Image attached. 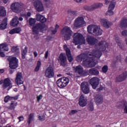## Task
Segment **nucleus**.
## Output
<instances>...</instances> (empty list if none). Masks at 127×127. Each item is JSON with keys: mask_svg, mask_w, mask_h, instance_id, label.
Instances as JSON below:
<instances>
[{"mask_svg": "<svg viewBox=\"0 0 127 127\" xmlns=\"http://www.w3.org/2000/svg\"><path fill=\"white\" fill-rule=\"evenodd\" d=\"M108 47L109 44L107 42L101 41L95 45V49L93 50L92 52H88L85 54H80L76 57V61L77 62L83 61V66H85L87 68L95 67L98 62L94 59L96 58V60H99L100 57L102 56L101 51H105Z\"/></svg>", "mask_w": 127, "mask_h": 127, "instance_id": "nucleus-1", "label": "nucleus"}, {"mask_svg": "<svg viewBox=\"0 0 127 127\" xmlns=\"http://www.w3.org/2000/svg\"><path fill=\"white\" fill-rule=\"evenodd\" d=\"M72 42L75 45H78V44L82 45V44H85L86 40L82 34L79 33H75L73 35V41Z\"/></svg>", "mask_w": 127, "mask_h": 127, "instance_id": "nucleus-2", "label": "nucleus"}, {"mask_svg": "<svg viewBox=\"0 0 127 127\" xmlns=\"http://www.w3.org/2000/svg\"><path fill=\"white\" fill-rule=\"evenodd\" d=\"M61 33L64 40H69L71 39V36L73 34V31L70 27L65 26L61 30Z\"/></svg>", "mask_w": 127, "mask_h": 127, "instance_id": "nucleus-3", "label": "nucleus"}, {"mask_svg": "<svg viewBox=\"0 0 127 127\" xmlns=\"http://www.w3.org/2000/svg\"><path fill=\"white\" fill-rule=\"evenodd\" d=\"M102 3H94L90 6L85 5L83 6V9L84 10H87V11H93L95 9H98L103 6Z\"/></svg>", "mask_w": 127, "mask_h": 127, "instance_id": "nucleus-4", "label": "nucleus"}, {"mask_svg": "<svg viewBox=\"0 0 127 127\" xmlns=\"http://www.w3.org/2000/svg\"><path fill=\"white\" fill-rule=\"evenodd\" d=\"M9 67L11 69H16L18 67V60L15 57H10L8 58Z\"/></svg>", "mask_w": 127, "mask_h": 127, "instance_id": "nucleus-5", "label": "nucleus"}, {"mask_svg": "<svg viewBox=\"0 0 127 127\" xmlns=\"http://www.w3.org/2000/svg\"><path fill=\"white\" fill-rule=\"evenodd\" d=\"M45 28V24H37L32 28L33 33L35 35H37L39 32H43Z\"/></svg>", "mask_w": 127, "mask_h": 127, "instance_id": "nucleus-6", "label": "nucleus"}, {"mask_svg": "<svg viewBox=\"0 0 127 127\" xmlns=\"http://www.w3.org/2000/svg\"><path fill=\"white\" fill-rule=\"evenodd\" d=\"M69 83V79L67 77H64L59 79L57 81V85L59 88L66 87Z\"/></svg>", "mask_w": 127, "mask_h": 127, "instance_id": "nucleus-7", "label": "nucleus"}, {"mask_svg": "<svg viewBox=\"0 0 127 127\" xmlns=\"http://www.w3.org/2000/svg\"><path fill=\"white\" fill-rule=\"evenodd\" d=\"M85 23L84 17L82 16L78 17L74 20V26L76 28H80V27H82L83 24H85Z\"/></svg>", "mask_w": 127, "mask_h": 127, "instance_id": "nucleus-8", "label": "nucleus"}, {"mask_svg": "<svg viewBox=\"0 0 127 127\" xmlns=\"http://www.w3.org/2000/svg\"><path fill=\"white\" fill-rule=\"evenodd\" d=\"M3 84L2 88L3 89H6L7 88V90L8 91L9 89L11 88V83H10V80L9 78H5L4 80H1L0 81V85Z\"/></svg>", "mask_w": 127, "mask_h": 127, "instance_id": "nucleus-9", "label": "nucleus"}, {"mask_svg": "<svg viewBox=\"0 0 127 127\" xmlns=\"http://www.w3.org/2000/svg\"><path fill=\"white\" fill-rule=\"evenodd\" d=\"M45 76L47 78H52L54 76V70L53 69V66L50 65L47 68L45 71Z\"/></svg>", "mask_w": 127, "mask_h": 127, "instance_id": "nucleus-10", "label": "nucleus"}, {"mask_svg": "<svg viewBox=\"0 0 127 127\" xmlns=\"http://www.w3.org/2000/svg\"><path fill=\"white\" fill-rule=\"evenodd\" d=\"M81 89L84 94H89V93H90V87H89V83L86 81L81 83Z\"/></svg>", "mask_w": 127, "mask_h": 127, "instance_id": "nucleus-11", "label": "nucleus"}, {"mask_svg": "<svg viewBox=\"0 0 127 127\" xmlns=\"http://www.w3.org/2000/svg\"><path fill=\"white\" fill-rule=\"evenodd\" d=\"M34 6L38 12H41V11H43L44 10V7L43 6V4L42 2H41L40 0H36L34 2Z\"/></svg>", "mask_w": 127, "mask_h": 127, "instance_id": "nucleus-12", "label": "nucleus"}, {"mask_svg": "<svg viewBox=\"0 0 127 127\" xmlns=\"http://www.w3.org/2000/svg\"><path fill=\"white\" fill-rule=\"evenodd\" d=\"M100 83V79L97 77H94L90 80V84L93 89H96Z\"/></svg>", "mask_w": 127, "mask_h": 127, "instance_id": "nucleus-13", "label": "nucleus"}, {"mask_svg": "<svg viewBox=\"0 0 127 127\" xmlns=\"http://www.w3.org/2000/svg\"><path fill=\"white\" fill-rule=\"evenodd\" d=\"M61 66L65 67L67 65V58L63 54H61L58 59Z\"/></svg>", "mask_w": 127, "mask_h": 127, "instance_id": "nucleus-14", "label": "nucleus"}, {"mask_svg": "<svg viewBox=\"0 0 127 127\" xmlns=\"http://www.w3.org/2000/svg\"><path fill=\"white\" fill-rule=\"evenodd\" d=\"M86 41L89 45H95L98 42V39L92 36H88L86 38Z\"/></svg>", "mask_w": 127, "mask_h": 127, "instance_id": "nucleus-15", "label": "nucleus"}, {"mask_svg": "<svg viewBox=\"0 0 127 127\" xmlns=\"http://www.w3.org/2000/svg\"><path fill=\"white\" fill-rule=\"evenodd\" d=\"M78 104L80 107H85L87 105V97L84 95H81L79 99Z\"/></svg>", "mask_w": 127, "mask_h": 127, "instance_id": "nucleus-16", "label": "nucleus"}, {"mask_svg": "<svg viewBox=\"0 0 127 127\" xmlns=\"http://www.w3.org/2000/svg\"><path fill=\"white\" fill-rule=\"evenodd\" d=\"M64 48L66 52V56L68 58V60L69 62H71L73 61V56L71 55V51L68 48L67 45H64Z\"/></svg>", "mask_w": 127, "mask_h": 127, "instance_id": "nucleus-17", "label": "nucleus"}, {"mask_svg": "<svg viewBox=\"0 0 127 127\" xmlns=\"http://www.w3.org/2000/svg\"><path fill=\"white\" fill-rule=\"evenodd\" d=\"M127 78V72L124 71L123 73L117 76L116 79V82H120L125 81Z\"/></svg>", "mask_w": 127, "mask_h": 127, "instance_id": "nucleus-18", "label": "nucleus"}, {"mask_svg": "<svg viewBox=\"0 0 127 127\" xmlns=\"http://www.w3.org/2000/svg\"><path fill=\"white\" fill-rule=\"evenodd\" d=\"M15 82L18 85L23 84V77H22V74H21V73H17L16 76Z\"/></svg>", "mask_w": 127, "mask_h": 127, "instance_id": "nucleus-19", "label": "nucleus"}, {"mask_svg": "<svg viewBox=\"0 0 127 127\" xmlns=\"http://www.w3.org/2000/svg\"><path fill=\"white\" fill-rule=\"evenodd\" d=\"M95 102L98 106L103 104L104 99L103 98V96L101 95H96L94 97Z\"/></svg>", "mask_w": 127, "mask_h": 127, "instance_id": "nucleus-20", "label": "nucleus"}, {"mask_svg": "<svg viewBox=\"0 0 127 127\" xmlns=\"http://www.w3.org/2000/svg\"><path fill=\"white\" fill-rule=\"evenodd\" d=\"M20 4L17 2H15L14 3H12L11 5V9L14 11V12H16L17 13H18L19 12V6Z\"/></svg>", "mask_w": 127, "mask_h": 127, "instance_id": "nucleus-21", "label": "nucleus"}, {"mask_svg": "<svg viewBox=\"0 0 127 127\" xmlns=\"http://www.w3.org/2000/svg\"><path fill=\"white\" fill-rule=\"evenodd\" d=\"M101 24L103 25L104 27H105V28H109L112 25V22L109 21L106 19H102L101 20Z\"/></svg>", "mask_w": 127, "mask_h": 127, "instance_id": "nucleus-22", "label": "nucleus"}, {"mask_svg": "<svg viewBox=\"0 0 127 127\" xmlns=\"http://www.w3.org/2000/svg\"><path fill=\"white\" fill-rule=\"evenodd\" d=\"M103 34V30L100 28L98 25H96L93 33L94 36H99Z\"/></svg>", "mask_w": 127, "mask_h": 127, "instance_id": "nucleus-23", "label": "nucleus"}, {"mask_svg": "<svg viewBox=\"0 0 127 127\" xmlns=\"http://www.w3.org/2000/svg\"><path fill=\"white\" fill-rule=\"evenodd\" d=\"M97 25L91 24L87 26V31L89 34L93 35Z\"/></svg>", "mask_w": 127, "mask_h": 127, "instance_id": "nucleus-24", "label": "nucleus"}, {"mask_svg": "<svg viewBox=\"0 0 127 127\" xmlns=\"http://www.w3.org/2000/svg\"><path fill=\"white\" fill-rule=\"evenodd\" d=\"M36 17L37 21H40L42 23L46 22V18L43 15H40V14H37Z\"/></svg>", "mask_w": 127, "mask_h": 127, "instance_id": "nucleus-25", "label": "nucleus"}, {"mask_svg": "<svg viewBox=\"0 0 127 127\" xmlns=\"http://www.w3.org/2000/svg\"><path fill=\"white\" fill-rule=\"evenodd\" d=\"M18 23H19V22L18 21V18L17 16H15L12 18L10 23V25L11 26H17V25H18Z\"/></svg>", "mask_w": 127, "mask_h": 127, "instance_id": "nucleus-26", "label": "nucleus"}, {"mask_svg": "<svg viewBox=\"0 0 127 127\" xmlns=\"http://www.w3.org/2000/svg\"><path fill=\"white\" fill-rule=\"evenodd\" d=\"M7 25V18H5L2 23L0 24V29L2 30V29H5L6 28V26Z\"/></svg>", "mask_w": 127, "mask_h": 127, "instance_id": "nucleus-27", "label": "nucleus"}, {"mask_svg": "<svg viewBox=\"0 0 127 127\" xmlns=\"http://www.w3.org/2000/svg\"><path fill=\"white\" fill-rule=\"evenodd\" d=\"M74 70L75 73H78L79 75H81L84 72V68L81 65L76 66Z\"/></svg>", "mask_w": 127, "mask_h": 127, "instance_id": "nucleus-28", "label": "nucleus"}, {"mask_svg": "<svg viewBox=\"0 0 127 127\" xmlns=\"http://www.w3.org/2000/svg\"><path fill=\"white\" fill-rule=\"evenodd\" d=\"M89 74H91V75L98 76V75H99V70H98L97 69L95 68H93L89 69Z\"/></svg>", "mask_w": 127, "mask_h": 127, "instance_id": "nucleus-29", "label": "nucleus"}, {"mask_svg": "<svg viewBox=\"0 0 127 127\" xmlns=\"http://www.w3.org/2000/svg\"><path fill=\"white\" fill-rule=\"evenodd\" d=\"M121 28H127V19H123L120 23Z\"/></svg>", "mask_w": 127, "mask_h": 127, "instance_id": "nucleus-30", "label": "nucleus"}, {"mask_svg": "<svg viewBox=\"0 0 127 127\" xmlns=\"http://www.w3.org/2000/svg\"><path fill=\"white\" fill-rule=\"evenodd\" d=\"M21 31V28H20V27H17L11 30L9 33H10V34H14V33H19V32Z\"/></svg>", "mask_w": 127, "mask_h": 127, "instance_id": "nucleus-31", "label": "nucleus"}, {"mask_svg": "<svg viewBox=\"0 0 127 127\" xmlns=\"http://www.w3.org/2000/svg\"><path fill=\"white\" fill-rule=\"evenodd\" d=\"M34 120V113H31L29 116H28V118L27 120V123L28 125H30V123L31 122H33Z\"/></svg>", "mask_w": 127, "mask_h": 127, "instance_id": "nucleus-32", "label": "nucleus"}, {"mask_svg": "<svg viewBox=\"0 0 127 127\" xmlns=\"http://www.w3.org/2000/svg\"><path fill=\"white\" fill-rule=\"evenodd\" d=\"M17 100L18 99V96L15 97H10L9 96H7L4 98V101L5 103H7L8 102V100Z\"/></svg>", "mask_w": 127, "mask_h": 127, "instance_id": "nucleus-33", "label": "nucleus"}, {"mask_svg": "<svg viewBox=\"0 0 127 127\" xmlns=\"http://www.w3.org/2000/svg\"><path fill=\"white\" fill-rule=\"evenodd\" d=\"M6 15V12L4 7L0 8V16H5Z\"/></svg>", "mask_w": 127, "mask_h": 127, "instance_id": "nucleus-34", "label": "nucleus"}, {"mask_svg": "<svg viewBox=\"0 0 127 127\" xmlns=\"http://www.w3.org/2000/svg\"><path fill=\"white\" fill-rule=\"evenodd\" d=\"M87 109L89 112H93V111H94V103H93V102H90L88 105Z\"/></svg>", "mask_w": 127, "mask_h": 127, "instance_id": "nucleus-35", "label": "nucleus"}, {"mask_svg": "<svg viewBox=\"0 0 127 127\" xmlns=\"http://www.w3.org/2000/svg\"><path fill=\"white\" fill-rule=\"evenodd\" d=\"M17 105V103L16 102H14V101H12L10 104V106L9 109L10 110H11L12 111H13V110L15 109V107H16Z\"/></svg>", "mask_w": 127, "mask_h": 127, "instance_id": "nucleus-36", "label": "nucleus"}, {"mask_svg": "<svg viewBox=\"0 0 127 127\" xmlns=\"http://www.w3.org/2000/svg\"><path fill=\"white\" fill-rule=\"evenodd\" d=\"M26 53H27V48L25 46L24 49L22 51V58L23 59L25 58V56L26 55Z\"/></svg>", "mask_w": 127, "mask_h": 127, "instance_id": "nucleus-37", "label": "nucleus"}, {"mask_svg": "<svg viewBox=\"0 0 127 127\" xmlns=\"http://www.w3.org/2000/svg\"><path fill=\"white\" fill-rule=\"evenodd\" d=\"M115 6H116V3L114 1H111L108 7V8L109 9H111L112 10H114Z\"/></svg>", "mask_w": 127, "mask_h": 127, "instance_id": "nucleus-38", "label": "nucleus"}, {"mask_svg": "<svg viewBox=\"0 0 127 127\" xmlns=\"http://www.w3.org/2000/svg\"><path fill=\"white\" fill-rule=\"evenodd\" d=\"M41 66V62L39 61H38L37 65L35 68V72H38L39 69H40V66Z\"/></svg>", "mask_w": 127, "mask_h": 127, "instance_id": "nucleus-39", "label": "nucleus"}, {"mask_svg": "<svg viewBox=\"0 0 127 127\" xmlns=\"http://www.w3.org/2000/svg\"><path fill=\"white\" fill-rule=\"evenodd\" d=\"M67 12L69 14H72V15H76L77 14V11H74L71 9H68Z\"/></svg>", "mask_w": 127, "mask_h": 127, "instance_id": "nucleus-40", "label": "nucleus"}, {"mask_svg": "<svg viewBox=\"0 0 127 127\" xmlns=\"http://www.w3.org/2000/svg\"><path fill=\"white\" fill-rule=\"evenodd\" d=\"M106 14V15H114V11H113V10L108 8V10L107 11Z\"/></svg>", "mask_w": 127, "mask_h": 127, "instance_id": "nucleus-41", "label": "nucleus"}, {"mask_svg": "<svg viewBox=\"0 0 127 127\" xmlns=\"http://www.w3.org/2000/svg\"><path fill=\"white\" fill-rule=\"evenodd\" d=\"M35 22H36V21H35V19L31 18L29 19V24L30 25H31V26L34 25L35 24Z\"/></svg>", "mask_w": 127, "mask_h": 127, "instance_id": "nucleus-42", "label": "nucleus"}, {"mask_svg": "<svg viewBox=\"0 0 127 127\" xmlns=\"http://www.w3.org/2000/svg\"><path fill=\"white\" fill-rule=\"evenodd\" d=\"M102 72H103V73H107V72H108V66L104 65L102 67Z\"/></svg>", "mask_w": 127, "mask_h": 127, "instance_id": "nucleus-43", "label": "nucleus"}, {"mask_svg": "<svg viewBox=\"0 0 127 127\" xmlns=\"http://www.w3.org/2000/svg\"><path fill=\"white\" fill-rule=\"evenodd\" d=\"M11 51L14 53L18 52V48H17V47H13L11 49Z\"/></svg>", "mask_w": 127, "mask_h": 127, "instance_id": "nucleus-44", "label": "nucleus"}, {"mask_svg": "<svg viewBox=\"0 0 127 127\" xmlns=\"http://www.w3.org/2000/svg\"><path fill=\"white\" fill-rule=\"evenodd\" d=\"M122 36H127V30H124L122 31Z\"/></svg>", "mask_w": 127, "mask_h": 127, "instance_id": "nucleus-45", "label": "nucleus"}, {"mask_svg": "<svg viewBox=\"0 0 127 127\" xmlns=\"http://www.w3.org/2000/svg\"><path fill=\"white\" fill-rule=\"evenodd\" d=\"M74 1L78 3H82V2H85L86 0H74Z\"/></svg>", "mask_w": 127, "mask_h": 127, "instance_id": "nucleus-46", "label": "nucleus"}, {"mask_svg": "<svg viewBox=\"0 0 127 127\" xmlns=\"http://www.w3.org/2000/svg\"><path fill=\"white\" fill-rule=\"evenodd\" d=\"M124 105L125 106V108H124V112L126 113V114H127V103L125 102L124 103Z\"/></svg>", "mask_w": 127, "mask_h": 127, "instance_id": "nucleus-47", "label": "nucleus"}, {"mask_svg": "<svg viewBox=\"0 0 127 127\" xmlns=\"http://www.w3.org/2000/svg\"><path fill=\"white\" fill-rule=\"evenodd\" d=\"M117 64H118V61H115L113 62L111 64V65L113 67H115L116 66H117Z\"/></svg>", "mask_w": 127, "mask_h": 127, "instance_id": "nucleus-48", "label": "nucleus"}, {"mask_svg": "<svg viewBox=\"0 0 127 127\" xmlns=\"http://www.w3.org/2000/svg\"><path fill=\"white\" fill-rule=\"evenodd\" d=\"M39 120L42 122V121H45V116H39Z\"/></svg>", "mask_w": 127, "mask_h": 127, "instance_id": "nucleus-49", "label": "nucleus"}, {"mask_svg": "<svg viewBox=\"0 0 127 127\" xmlns=\"http://www.w3.org/2000/svg\"><path fill=\"white\" fill-rule=\"evenodd\" d=\"M42 94H40V95L37 96V101L38 102H39V101L42 99Z\"/></svg>", "mask_w": 127, "mask_h": 127, "instance_id": "nucleus-50", "label": "nucleus"}, {"mask_svg": "<svg viewBox=\"0 0 127 127\" xmlns=\"http://www.w3.org/2000/svg\"><path fill=\"white\" fill-rule=\"evenodd\" d=\"M76 113H78V111L75 110H72L71 111V112L69 113L70 115H74V114H76Z\"/></svg>", "mask_w": 127, "mask_h": 127, "instance_id": "nucleus-51", "label": "nucleus"}, {"mask_svg": "<svg viewBox=\"0 0 127 127\" xmlns=\"http://www.w3.org/2000/svg\"><path fill=\"white\" fill-rule=\"evenodd\" d=\"M18 119L19 120V123L20 122H22L23 120H24V117L23 116H20L18 118Z\"/></svg>", "mask_w": 127, "mask_h": 127, "instance_id": "nucleus-52", "label": "nucleus"}, {"mask_svg": "<svg viewBox=\"0 0 127 127\" xmlns=\"http://www.w3.org/2000/svg\"><path fill=\"white\" fill-rule=\"evenodd\" d=\"M6 44H2L0 45V50H3V48L5 46Z\"/></svg>", "mask_w": 127, "mask_h": 127, "instance_id": "nucleus-53", "label": "nucleus"}, {"mask_svg": "<svg viewBox=\"0 0 127 127\" xmlns=\"http://www.w3.org/2000/svg\"><path fill=\"white\" fill-rule=\"evenodd\" d=\"M3 50L4 51H8V48L7 47V45L6 44L5 45V47H4Z\"/></svg>", "mask_w": 127, "mask_h": 127, "instance_id": "nucleus-54", "label": "nucleus"}, {"mask_svg": "<svg viewBox=\"0 0 127 127\" xmlns=\"http://www.w3.org/2000/svg\"><path fill=\"white\" fill-rule=\"evenodd\" d=\"M48 51H47L45 54V58H46V59H47V58H48Z\"/></svg>", "mask_w": 127, "mask_h": 127, "instance_id": "nucleus-55", "label": "nucleus"}, {"mask_svg": "<svg viewBox=\"0 0 127 127\" xmlns=\"http://www.w3.org/2000/svg\"><path fill=\"white\" fill-rule=\"evenodd\" d=\"M5 55H4V53L1 52H0V57H5Z\"/></svg>", "mask_w": 127, "mask_h": 127, "instance_id": "nucleus-56", "label": "nucleus"}, {"mask_svg": "<svg viewBox=\"0 0 127 127\" xmlns=\"http://www.w3.org/2000/svg\"><path fill=\"white\" fill-rule=\"evenodd\" d=\"M104 89V87L102 86V85H100L99 88L97 89V91H102Z\"/></svg>", "mask_w": 127, "mask_h": 127, "instance_id": "nucleus-57", "label": "nucleus"}, {"mask_svg": "<svg viewBox=\"0 0 127 127\" xmlns=\"http://www.w3.org/2000/svg\"><path fill=\"white\" fill-rule=\"evenodd\" d=\"M52 34H55L57 32V29H55L54 30H52Z\"/></svg>", "mask_w": 127, "mask_h": 127, "instance_id": "nucleus-58", "label": "nucleus"}, {"mask_svg": "<svg viewBox=\"0 0 127 127\" xmlns=\"http://www.w3.org/2000/svg\"><path fill=\"white\" fill-rule=\"evenodd\" d=\"M9 74H12L13 73V70L11 69V68H10L9 69Z\"/></svg>", "mask_w": 127, "mask_h": 127, "instance_id": "nucleus-59", "label": "nucleus"}, {"mask_svg": "<svg viewBox=\"0 0 127 127\" xmlns=\"http://www.w3.org/2000/svg\"><path fill=\"white\" fill-rule=\"evenodd\" d=\"M34 55L35 57H37V52H34Z\"/></svg>", "mask_w": 127, "mask_h": 127, "instance_id": "nucleus-60", "label": "nucleus"}, {"mask_svg": "<svg viewBox=\"0 0 127 127\" xmlns=\"http://www.w3.org/2000/svg\"><path fill=\"white\" fill-rule=\"evenodd\" d=\"M105 4H109L110 2V1H109V0H105Z\"/></svg>", "mask_w": 127, "mask_h": 127, "instance_id": "nucleus-61", "label": "nucleus"}, {"mask_svg": "<svg viewBox=\"0 0 127 127\" xmlns=\"http://www.w3.org/2000/svg\"><path fill=\"white\" fill-rule=\"evenodd\" d=\"M27 15V16H30V15H31V13L30 12H28Z\"/></svg>", "mask_w": 127, "mask_h": 127, "instance_id": "nucleus-62", "label": "nucleus"}, {"mask_svg": "<svg viewBox=\"0 0 127 127\" xmlns=\"http://www.w3.org/2000/svg\"><path fill=\"white\" fill-rule=\"evenodd\" d=\"M3 1L4 3H6L8 1V0H3Z\"/></svg>", "mask_w": 127, "mask_h": 127, "instance_id": "nucleus-63", "label": "nucleus"}, {"mask_svg": "<svg viewBox=\"0 0 127 127\" xmlns=\"http://www.w3.org/2000/svg\"><path fill=\"white\" fill-rule=\"evenodd\" d=\"M4 70L3 69H0V73L2 74V73H3Z\"/></svg>", "mask_w": 127, "mask_h": 127, "instance_id": "nucleus-64", "label": "nucleus"}]
</instances>
